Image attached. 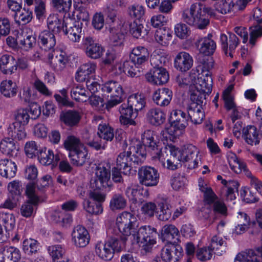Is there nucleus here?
<instances>
[{"instance_id":"nucleus-1","label":"nucleus","mask_w":262,"mask_h":262,"mask_svg":"<svg viewBox=\"0 0 262 262\" xmlns=\"http://www.w3.org/2000/svg\"><path fill=\"white\" fill-rule=\"evenodd\" d=\"M116 226L120 233L127 236L130 244H138L148 248L156 243L157 230L150 226H142L138 230L135 217L130 213L123 212L116 219Z\"/></svg>"},{"instance_id":"nucleus-2","label":"nucleus","mask_w":262,"mask_h":262,"mask_svg":"<svg viewBox=\"0 0 262 262\" xmlns=\"http://www.w3.org/2000/svg\"><path fill=\"white\" fill-rule=\"evenodd\" d=\"M166 148L173 158L180 162H187L189 169L196 168L202 164L199 150L192 144L185 145L181 149L170 144L168 145Z\"/></svg>"},{"instance_id":"nucleus-3","label":"nucleus","mask_w":262,"mask_h":262,"mask_svg":"<svg viewBox=\"0 0 262 262\" xmlns=\"http://www.w3.org/2000/svg\"><path fill=\"white\" fill-rule=\"evenodd\" d=\"M146 149L139 143L136 146H131L126 151L121 152L117 157V166L120 169H123V173L127 174L134 164H141L145 159Z\"/></svg>"},{"instance_id":"nucleus-4","label":"nucleus","mask_w":262,"mask_h":262,"mask_svg":"<svg viewBox=\"0 0 262 262\" xmlns=\"http://www.w3.org/2000/svg\"><path fill=\"white\" fill-rule=\"evenodd\" d=\"M182 18L188 25L199 29L205 28L209 23L208 18L203 14L202 5L200 3H193L189 8L185 9Z\"/></svg>"},{"instance_id":"nucleus-5","label":"nucleus","mask_w":262,"mask_h":262,"mask_svg":"<svg viewBox=\"0 0 262 262\" xmlns=\"http://www.w3.org/2000/svg\"><path fill=\"white\" fill-rule=\"evenodd\" d=\"M169 121L171 125L163 132V137L171 140L176 138L181 133V130L184 129L188 124L189 116L180 110L173 109L170 114Z\"/></svg>"},{"instance_id":"nucleus-6","label":"nucleus","mask_w":262,"mask_h":262,"mask_svg":"<svg viewBox=\"0 0 262 262\" xmlns=\"http://www.w3.org/2000/svg\"><path fill=\"white\" fill-rule=\"evenodd\" d=\"M142 142L143 146L147 147L151 150L152 158L161 161L163 165H164V160L167 156L165 150L161 148L158 142L157 135L151 130H146L142 135Z\"/></svg>"},{"instance_id":"nucleus-7","label":"nucleus","mask_w":262,"mask_h":262,"mask_svg":"<svg viewBox=\"0 0 262 262\" xmlns=\"http://www.w3.org/2000/svg\"><path fill=\"white\" fill-rule=\"evenodd\" d=\"M93 189L89 192V198L96 201L97 203L91 202L90 200L84 199L82 202L83 208L88 213L99 215L103 212V207L101 203L105 201L106 195L99 188H92Z\"/></svg>"},{"instance_id":"nucleus-8","label":"nucleus","mask_w":262,"mask_h":262,"mask_svg":"<svg viewBox=\"0 0 262 262\" xmlns=\"http://www.w3.org/2000/svg\"><path fill=\"white\" fill-rule=\"evenodd\" d=\"M103 92L110 94V99L106 104V107L109 110L122 102L123 90L121 85L117 81L110 80L101 85Z\"/></svg>"},{"instance_id":"nucleus-9","label":"nucleus","mask_w":262,"mask_h":262,"mask_svg":"<svg viewBox=\"0 0 262 262\" xmlns=\"http://www.w3.org/2000/svg\"><path fill=\"white\" fill-rule=\"evenodd\" d=\"M213 67L212 61H208L203 63L202 72L198 78L195 84L196 90L202 93L209 95L212 91V79L209 70Z\"/></svg>"},{"instance_id":"nucleus-10","label":"nucleus","mask_w":262,"mask_h":262,"mask_svg":"<svg viewBox=\"0 0 262 262\" xmlns=\"http://www.w3.org/2000/svg\"><path fill=\"white\" fill-rule=\"evenodd\" d=\"M26 193L29 200L22 205L20 208L21 215L26 217H30L35 213V205L39 199L34 183H29L26 187Z\"/></svg>"},{"instance_id":"nucleus-11","label":"nucleus","mask_w":262,"mask_h":262,"mask_svg":"<svg viewBox=\"0 0 262 262\" xmlns=\"http://www.w3.org/2000/svg\"><path fill=\"white\" fill-rule=\"evenodd\" d=\"M110 179V170L104 166L99 165L95 169V177L91 183V187L99 189L108 188L110 189L112 186Z\"/></svg>"},{"instance_id":"nucleus-12","label":"nucleus","mask_w":262,"mask_h":262,"mask_svg":"<svg viewBox=\"0 0 262 262\" xmlns=\"http://www.w3.org/2000/svg\"><path fill=\"white\" fill-rule=\"evenodd\" d=\"M82 24L79 21H74L70 17L63 19V31L70 40L73 42L80 41Z\"/></svg>"},{"instance_id":"nucleus-13","label":"nucleus","mask_w":262,"mask_h":262,"mask_svg":"<svg viewBox=\"0 0 262 262\" xmlns=\"http://www.w3.org/2000/svg\"><path fill=\"white\" fill-rule=\"evenodd\" d=\"M140 183L147 187L157 185L159 181V173L158 170L150 166H143L138 170Z\"/></svg>"},{"instance_id":"nucleus-14","label":"nucleus","mask_w":262,"mask_h":262,"mask_svg":"<svg viewBox=\"0 0 262 262\" xmlns=\"http://www.w3.org/2000/svg\"><path fill=\"white\" fill-rule=\"evenodd\" d=\"M182 248L178 245L168 243L161 251V258L164 262H177L183 255Z\"/></svg>"},{"instance_id":"nucleus-15","label":"nucleus","mask_w":262,"mask_h":262,"mask_svg":"<svg viewBox=\"0 0 262 262\" xmlns=\"http://www.w3.org/2000/svg\"><path fill=\"white\" fill-rule=\"evenodd\" d=\"M221 47L226 56L232 58L233 53L239 43V40L235 34L232 32H228V35L225 34L220 35Z\"/></svg>"},{"instance_id":"nucleus-16","label":"nucleus","mask_w":262,"mask_h":262,"mask_svg":"<svg viewBox=\"0 0 262 262\" xmlns=\"http://www.w3.org/2000/svg\"><path fill=\"white\" fill-rule=\"evenodd\" d=\"M72 242L77 248H84L89 243L90 236L86 229L81 225H77L73 229L71 234Z\"/></svg>"},{"instance_id":"nucleus-17","label":"nucleus","mask_w":262,"mask_h":262,"mask_svg":"<svg viewBox=\"0 0 262 262\" xmlns=\"http://www.w3.org/2000/svg\"><path fill=\"white\" fill-rule=\"evenodd\" d=\"M146 80L152 84L162 85L169 79V74L165 68L158 67L151 69L146 75Z\"/></svg>"},{"instance_id":"nucleus-18","label":"nucleus","mask_w":262,"mask_h":262,"mask_svg":"<svg viewBox=\"0 0 262 262\" xmlns=\"http://www.w3.org/2000/svg\"><path fill=\"white\" fill-rule=\"evenodd\" d=\"M83 45L85 47V54L89 58L96 59L102 56L104 51L103 48L92 37H85L83 40Z\"/></svg>"},{"instance_id":"nucleus-19","label":"nucleus","mask_w":262,"mask_h":262,"mask_svg":"<svg viewBox=\"0 0 262 262\" xmlns=\"http://www.w3.org/2000/svg\"><path fill=\"white\" fill-rule=\"evenodd\" d=\"M212 34H208L206 37L197 40L195 45L200 53L205 56L212 55L216 49L215 42L212 39Z\"/></svg>"},{"instance_id":"nucleus-20","label":"nucleus","mask_w":262,"mask_h":262,"mask_svg":"<svg viewBox=\"0 0 262 262\" xmlns=\"http://www.w3.org/2000/svg\"><path fill=\"white\" fill-rule=\"evenodd\" d=\"M135 61L130 59L123 62H118L114 66L118 72L124 73L132 77L139 76L141 71Z\"/></svg>"},{"instance_id":"nucleus-21","label":"nucleus","mask_w":262,"mask_h":262,"mask_svg":"<svg viewBox=\"0 0 262 262\" xmlns=\"http://www.w3.org/2000/svg\"><path fill=\"white\" fill-rule=\"evenodd\" d=\"M61 157V154H54L51 149H48L46 152V148H45L39 151L38 159L39 163L42 165H52V167H55L57 165Z\"/></svg>"},{"instance_id":"nucleus-22","label":"nucleus","mask_w":262,"mask_h":262,"mask_svg":"<svg viewBox=\"0 0 262 262\" xmlns=\"http://www.w3.org/2000/svg\"><path fill=\"white\" fill-rule=\"evenodd\" d=\"M38 42L43 50L50 52L54 51L56 39L53 32L48 30L41 31L38 35Z\"/></svg>"},{"instance_id":"nucleus-23","label":"nucleus","mask_w":262,"mask_h":262,"mask_svg":"<svg viewBox=\"0 0 262 262\" xmlns=\"http://www.w3.org/2000/svg\"><path fill=\"white\" fill-rule=\"evenodd\" d=\"M172 98V92L168 88L159 89L156 90L152 95L155 103L160 107L167 106Z\"/></svg>"},{"instance_id":"nucleus-24","label":"nucleus","mask_w":262,"mask_h":262,"mask_svg":"<svg viewBox=\"0 0 262 262\" xmlns=\"http://www.w3.org/2000/svg\"><path fill=\"white\" fill-rule=\"evenodd\" d=\"M193 59L187 52H181L175 58L174 65L175 68L183 72L189 70L193 65Z\"/></svg>"},{"instance_id":"nucleus-25","label":"nucleus","mask_w":262,"mask_h":262,"mask_svg":"<svg viewBox=\"0 0 262 262\" xmlns=\"http://www.w3.org/2000/svg\"><path fill=\"white\" fill-rule=\"evenodd\" d=\"M227 159L231 169L235 173H239L243 172L247 176H251V172L247 168L246 164L238 160L234 153L228 152Z\"/></svg>"},{"instance_id":"nucleus-26","label":"nucleus","mask_w":262,"mask_h":262,"mask_svg":"<svg viewBox=\"0 0 262 262\" xmlns=\"http://www.w3.org/2000/svg\"><path fill=\"white\" fill-rule=\"evenodd\" d=\"M69 157L72 164L77 167L84 165L90 158L85 146H80L79 149L71 151L69 154Z\"/></svg>"},{"instance_id":"nucleus-27","label":"nucleus","mask_w":262,"mask_h":262,"mask_svg":"<svg viewBox=\"0 0 262 262\" xmlns=\"http://www.w3.org/2000/svg\"><path fill=\"white\" fill-rule=\"evenodd\" d=\"M48 62L55 71H61L66 67L67 59L61 54H56L54 51L47 55Z\"/></svg>"},{"instance_id":"nucleus-28","label":"nucleus","mask_w":262,"mask_h":262,"mask_svg":"<svg viewBox=\"0 0 262 262\" xmlns=\"http://www.w3.org/2000/svg\"><path fill=\"white\" fill-rule=\"evenodd\" d=\"M134 109L129 106L128 104H122L119 107V112L121 114L120 121L122 124L125 125H134L135 121L133 118L137 116V113L134 112Z\"/></svg>"},{"instance_id":"nucleus-29","label":"nucleus","mask_w":262,"mask_h":262,"mask_svg":"<svg viewBox=\"0 0 262 262\" xmlns=\"http://www.w3.org/2000/svg\"><path fill=\"white\" fill-rule=\"evenodd\" d=\"M17 166L15 162L8 159L0 160V174L5 178L11 179L16 173Z\"/></svg>"},{"instance_id":"nucleus-30","label":"nucleus","mask_w":262,"mask_h":262,"mask_svg":"<svg viewBox=\"0 0 262 262\" xmlns=\"http://www.w3.org/2000/svg\"><path fill=\"white\" fill-rule=\"evenodd\" d=\"M96 64L94 62H89L80 66L75 74V79L78 82L85 81L89 76L95 71Z\"/></svg>"},{"instance_id":"nucleus-31","label":"nucleus","mask_w":262,"mask_h":262,"mask_svg":"<svg viewBox=\"0 0 262 262\" xmlns=\"http://www.w3.org/2000/svg\"><path fill=\"white\" fill-rule=\"evenodd\" d=\"M18 150L14 139L11 138H4L0 141V151L4 155L13 157L16 155Z\"/></svg>"},{"instance_id":"nucleus-32","label":"nucleus","mask_w":262,"mask_h":262,"mask_svg":"<svg viewBox=\"0 0 262 262\" xmlns=\"http://www.w3.org/2000/svg\"><path fill=\"white\" fill-rule=\"evenodd\" d=\"M209 247L214 254L219 256L225 254L227 249L226 241L218 235H214L211 237Z\"/></svg>"},{"instance_id":"nucleus-33","label":"nucleus","mask_w":262,"mask_h":262,"mask_svg":"<svg viewBox=\"0 0 262 262\" xmlns=\"http://www.w3.org/2000/svg\"><path fill=\"white\" fill-rule=\"evenodd\" d=\"M14 58L8 54L3 55L0 58V69L5 74H12L16 71Z\"/></svg>"},{"instance_id":"nucleus-34","label":"nucleus","mask_w":262,"mask_h":262,"mask_svg":"<svg viewBox=\"0 0 262 262\" xmlns=\"http://www.w3.org/2000/svg\"><path fill=\"white\" fill-rule=\"evenodd\" d=\"M149 55V52L146 48L137 46L132 50L130 59L135 61L138 65H141L148 60Z\"/></svg>"},{"instance_id":"nucleus-35","label":"nucleus","mask_w":262,"mask_h":262,"mask_svg":"<svg viewBox=\"0 0 262 262\" xmlns=\"http://www.w3.org/2000/svg\"><path fill=\"white\" fill-rule=\"evenodd\" d=\"M122 5V0H113L103 7V12L110 23H113L117 20V8Z\"/></svg>"},{"instance_id":"nucleus-36","label":"nucleus","mask_w":262,"mask_h":262,"mask_svg":"<svg viewBox=\"0 0 262 262\" xmlns=\"http://www.w3.org/2000/svg\"><path fill=\"white\" fill-rule=\"evenodd\" d=\"M95 253L100 259L105 261L111 260L114 256L113 250L107 242L97 243L95 246Z\"/></svg>"},{"instance_id":"nucleus-37","label":"nucleus","mask_w":262,"mask_h":262,"mask_svg":"<svg viewBox=\"0 0 262 262\" xmlns=\"http://www.w3.org/2000/svg\"><path fill=\"white\" fill-rule=\"evenodd\" d=\"M243 133L245 141L248 144L256 145L259 143V134L254 126H247L246 128L243 129Z\"/></svg>"},{"instance_id":"nucleus-38","label":"nucleus","mask_w":262,"mask_h":262,"mask_svg":"<svg viewBox=\"0 0 262 262\" xmlns=\"http://www.w3.org/2000/svg\"><path fill=\"white\" fill-rule=\"evenodd\" d=\"M147 121L152 125L159 126L165 120V114L159 108L150 109L146 114Z\"/></svg>"},{"instance_id":"nucleus-39","label":"nucleus","mask_w":262,"mask_h":262,"mask_svg":"<svg viewBox=\"0 0 262 262\" xmlns=\"http://www.w3.org/2000/svg\"><path fill=\"white\" fill-rule=\"evenodd\" d=\"M193 104H189L188 108V116H189V120L192 121L194 124H200L202 122L204 118L205 117L204 112L203 111L202 107Z\"/></svg>"},{"instance_id":"nucleus-40","label":"nucleus","mask_w":262,"mask_h":262,"mask_svg":"<svg viewBox=\"0 0 262 262\" xmlns=\"http://www.w3.org/2000/svg\"><path fill=\"white\" fill-rule=\"evenodd\" d=\"M161 234L164 239L173 244L178 241L180 236L178 229L172 225H166L163 226Z\"/></svg>"},{"instance_id":"nucleus-41","label":"nucleus","mask_w":262,"mask_h":262,"mask_svg":"<svg viewBox=\"0 0 262 262\" xmlns=\"http://www.w3.org/2000/svg\"><path fill=\"white\" fill-rule=\"evenodd\" d=\"M157 204L159 208L156 211L158 219L160 221H167L171 215V206L169 202L166 199H163Z\"/></svg>"},{"instance_id":"nucleus-42","label":"nucleus","mask_w":262,"mask_h":262,"mask_svg":"<svg viewBox=\"0 0 262 262\" xmlns=\"http://www.w3.org/2000/svg\"><path fill=\"white\" fill-rule=\"evenodd\" d=\"M21 38L18 36L20 45L25 49L28 50L32 48L36 44V38L33 35L32 31L30 29H25L21 33Z\"/></svg>"},{"instance_id":"nucleus-43","label":"nucleus","mask_w":262,"mask_h":262,"mask_svg":"<svg viewBox=\"0 0 262 262\" xmlns=\"http://www.w3.org/2000/svg\"><path fill=\"white\" fill-rule=\"evenodd\" d=\"M1 93L6 97L11 98L16 96L17 92V86L15 82L11 80H3L0 85Z\"/></svg>"},{"instance_id":"nucleus-44","label":"nucleus","mask_w":262,"mask_h":262,"mask_svg":"<svg viewBox=\"0 0 262 262\" xmlns=\"http://www.w3.org/2000/svg\"><path fill=\"white\" fill-rule=\"evenodd\" d=\"M127 103L136 112L141 111L145 106L146 102L143 95L141 94H134L129 96Z\"/></svg>"},{"instance_id":"nucleus-45","label":"nucleus","mask_w":262,"mask_h":262,"mask_svg":"<svg viewBox=\"0 0 262 262\" xmlns=\"http://www.w3.org/2000/svg\"><path fill=\"white\" fill-rule=\"evenodd\" d=\"M121 236L120 239H119L118 238L113 237L110 238L107 243L110 245V247L113 250V253L116 252H119L123 250L125 245L127 244H130V242L126 238L127 236L124 235L122 233H121Z\"/></svg>"},{"instance_id":"nucleus-46","label":"nucleus","mask_w":262,"mask_h":262,"mask_svg":"<svg viewBox=\"0 0 262 262\" xmlns=\"http://www.w3.org/2000/svg\"><path fill=\"white\" fill-rule=\"evenodd\" d=\"M200 190L204 194V202L205 204L210 205L213 204L216 200V196L213 192L212 189L208 187L203 181L199 182Z\"/></svg>"},{"instance_id":"nucleus-47","label":"nucleus","mask_w":262,"mask_h":262,"mask_svg":"<svg viewBox=\"0 0 262 262\" xmlns=\"http://www.w3.org/2000/svg\"><path fill=\"white\" fill-rule=\"evenodd\" d=\"M97 134L99 138L106 141H111L114 137V129L102 121L99 124Z\"/></svg>"},{"instance_id":"nucleus-48","label":"nucleus","mask_w":262,"mask_h":262,"mask_svg":"<svg viewBox=\"0 0 262 262\" xmlns=\"http://www.w3.org/2000/svg\"><path fill=\"white\" fill-rule=\"evenodd\" d=\"M171 37V31L167 27L158 29L155 35L156 40L162 46H166Z\"/></svg>"},{"instance_id":"nucleus-49","label":"nucleus","mask_w":262,"mask_h":262,"mask_svg":"<svg viewBox=\"0 0 262 262\" xmlns=\"http://www.w3.org/2000/svg\"><path fill=\"white\" fill-rule=\"evenodd\" d=\"M61 121L66 125L73 126L76 125L80 119L79 113L76 111H69L60 116Z\"/></svg>"},{"instance_id":"nucleus-50","label":"nucleus","mask_w":262,"mask_h":262,"mask_svg":"<svg viewBox=\"0 0 262 262\" xmlns=\"http://www.w3.org/2000/svg\"><path fill=\"white\" fill-rule=\"evenodd\" d=\"M25 126L10 124L8 128V134L12 139L23 140L26 137Z\"/></svg>"},{"instance_id":"nucleus-51","label":"nucleus","mask_w":262,"mask_h":262,"mask_svg":"<svg viewBox=\"0 0 262 262\" xmlns=\"http://www.w3.org/2000/svg\"><path fill=\"white\" fill-rule=\"evenodd\" d=\"M126 205V201L122 194L120 193L113 194L110 202V208L112 210L123 209Z\"/></svg>"},{"instance_id":"nucleus-52","label":"nucleus","mask_w":262,"mask_h":262,"mask_svg":"<svg viewBox=\"0 0 262 262\" xmlns=\"http://www.w3.org/2000/svg\"><path fill=\"white\" fill-rule=\"evenodd\" d=\"M111 33V40L114 46H118L122 44L125 33H126L127 30L124 28L122 26L119 29H116L115 28H110Z\"/></svg>"},{"instance_id":"nucleus-53","label":"nucleus","mask_w":262,"mask_h":262,"mask_svg":"<svg viewBox=\"0 0 262 262\" xmlns=\"http://www.w3.org/2000/svg\"><path fill=\"white\" fill-rule=\"evenodd\" d=\"M5 262H20L21 260L20 251L18 249L12 246L5 247Z\"/></svg>"},{"instance_id":"nucleus-54","label":"nucleus","mask_w":262,"mask_h":262,"mask_svg":"<svg viewBox=\"0 0 262 262\" xmlns=\"http://www.w3.org/2000/svg\"><path fill=\"white\" fill-rule=\"evenodd\" d=\"M47 25L49 29L53 32L58 33L63 30V21L60 19L56 14L50 15L47 19Z\"/></svg>"},{"instance_id":"nucleus-55","label":"nucleus","mask_w":262,"mask_h":262,"mask_svg":"<svg viewBox=\"0 0 262 262\" xmlns=\"http://www.w3.org/2000/svg\"><path fill=\"white\" fill-rule=\"evenodd\" d=\"M47 250L54 262L62 258L66 254L65 248L60 245L50 246L48 247Z\"/></svg>"},{"instance_id":"nucleus-56","label":"nucleus","mask_w":262,"mask_h":262,"mask_svg":"<svg viewBox=\"0 0 262 262\" xmlns=\"http://www.w3.org/2000/svg\"><path fill=\"white\" fill-rule=\"evenodd\" d=\"M30 118V116L27 110L19 109L15 114V121L12 124L25 126L28 123Z\"/></svg>"},{"instance_id":"nucleus-57","label":"nucleus","mask_w":262,"mask_h":262,"mask_svg":"<svg viewBox=\"0 0 262 262\" xmlns=\"http://www.w3.org/2000/svg\"><path fill=\"white\" fill-rule=\"evenodd\" d=\"M22 247L26 253H35L39 250V243L34 239L27 238L24 240Z\"/></svg>"},{"instance_id":"nucleus-58","label":"nucleus","mask_w":262,"mask_h":262,"mask_svg":"<svg viewBox=\"0 0 262 262\" xmlns=\"http://www.w3.org/2000/svg\"><path fill=\"white\" fill-rule=\"evenodd\" d=\"M71 96L76 101L84 102L87 101L89 95L84 89L79 86L71 90Z\"/></svg>"},{"instance_id":"nucleus-59","label":"nucleus","mask_w":262,"mask_h":262,"mask_svg":"<svg viewBox=\"0 0 262 262\" xmlns=\"http://www.w3.org/2000/svg\"><path fill=\"white\" fill-rule=\"evenodd\" d=\"M234 11H236L235 3L232 0H222L217 7V11L223 14Z\"/></svg>"},{"instance_id":"nucleus-60","label":"nucleus","mask_w":262,"mask_h":262,"mask_svg":"<svg viewBox=\"0 0 262 262\" xmlns=\"http://www.w3.org/2000/svg\"><path fill=\"white\" fill-rule=\"evenodd\" d=\"M89 9V5L83 3L81 1L77 10L76 16L79 20L78 21H80V20H82L87 23L89 20L90 14Z\"/></svg>"},{"instance_id":"nucleus-61","label":"nucleus","mask_w":262,"mask_h":262,"mask_svg":"<svg viewBox=\"0 0 262 262\" xmlns=\"http://www.w3.org/2000/svg\"><path fill=\"white\" fill-rule=\"evenodd\" d=\"M64 146L70 152L79 149L80 146H84L80 140L74 136H69L64 141Z\"/></svg>"},{"instance_id":"nucleus-62","label":"nucleus","mask_w":262,"mask_h":262,"mask_svg":"<svg viewBox=\"0 0 262 262\" xmlns=\"http://www.w3.org/2000/svg\"><path fill=\"white\" fill-rule=\"evenodd\" d=\"M174 33L179 38L186 39L190 35L191 31L187 25L179 23L174 26Z\"/></svg>"},{"instance_id":"nucleus-63","label":"nucleus","mask_w":262,"mask_h":262,"mask_svg":"<svg viewBox=\"0 0 262 262\" xmlns=\"http://www.w3.org/2000/svg\"><path fill=\"white\" fill-rule=\"evenodd\" d=\"M32 12L27 8L21 9L15 13V18H18L17 21L23 24L29 23L32 19Z\"/></svg>"},{"instance_id":"nucleus-64","label":"nucleus","mask_w":262,"mask_h":262,"mask_svg":"<svg viewBox=\"0 0 262 262\" xmlns=\"http://www.w3.org/2000/svg\"><path fill=\"white\" fill-rule=\"evenodd\" d=\"M249 262H262V251L259 248L245 251Z\"/></svg>"}]
</instances>
